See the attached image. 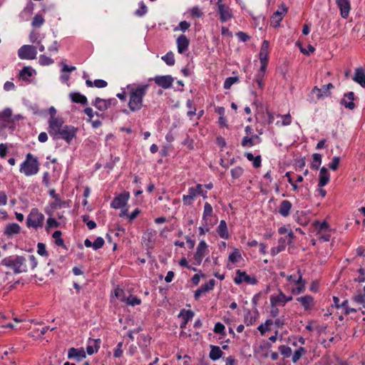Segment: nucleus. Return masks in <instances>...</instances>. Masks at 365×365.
<instances>
[{
	"mask_svg": "<svg viewBox=\"0 0 365 365\" xmlns=\"http://www.w3.org/2000/svg\"><path fill=\"white\" fill-rule=\"evenodd\" d=\"M149 88L148 84L132 83L127 85L129 101L128 107L132 112L139 111L143 107V98Z\"/></svg>",
	"mask_w": 365,
	"mask_h": 365,
	"instance_id": "f257e3e1",
	"label": "nucleus"
},
{
	"mask_svg": "<svg viewBox=\"0 0 365 365\" xmlns=\"http://www.w3.org/2000/svg\"><path fill=\"white\" fill-rule=\"evenodd\" d=\"M48 132L54 140L63 139L70 144L76 137L78 128L71 125H64V121L62 120L53 123L52 128L48 129Z\"/></svg>",
	"mask_w": 365,
	"mask_h": 365,
	"instance_id": "f03ea898",
	"label": "nucleus"
},
{
	"mask_svg": "<svg viewBox=\"0 0 365 365\" xmlns=\"http://www.w3.org/2000/svg\"><path fill=\"white\" fill-rule=\"evenodd\" d=\"M26 259L24 256L14 255L4 258L1 264L13 270L14 274L26 272L29 267L26 264Z\"/></svg>",
	"mask_w": 365,
	"mask_h": 365,
	"instance_id": "7ed1b4c3",
	"label": "nucleus"
},
{
	"mask_svg": "<svg viewBox=\"0 0 365 365\" xmlns=\"http://www.w3.org/2000/svg\"><path fill=\"white\" fill-rule=\"evenodd\" d=\"M40 163L38 158L31 153L26 155L25 160L21 164L19 171L26 176H31L38 173Z\"/></svg>",
	"mask_w": 365,
	"mask_h": 365,
	"instance_id": "20e7f679",
	"label": "nucleus"
},
{
	"mask_svg": "<svg viewBox=\"0 0 365 365\" xmlns=\"http://www.w3.org/2000/svg\"><path fill=\"white\" fill-rule=\"evenodd\" d=\"M44 219V215L37 208H32L27 216L26 225L34 229L42 227Z\"/></svg>",
	"mask_w": 365,
	"mask_h": 365,
	"instance_id": "39448f33",
	"label": "nucleus"
},
{
	"mask_svg": "<svg viewBox=\"0 0 365 365\" xmlns=\"http://www.w3.org/2000/svg\"><path fill=\"white\" fill-rule=\"evenodd\" d=\"M287 7L284 3H282L278 9L272 14L270 18V26L277 28L280 25V22L282 21L284 15L287 12Z\"/></svg>",
	"mask_w": 365,
	"mask_h": 365,
	"instance_id": "423d86ee",
	"label": "nucleus"
},
{
	"mask_svg": "<svg viewBox=\"0 0 365 365\" xmlns=\"http://www.w3.org/2000/svg\"><path fill=\"white\" fill-rule=\"evenodd\" d=\"M217 12L220 16V20L224 23L230 20L232 17V13L230 7L222 4V0H217Z\"/></svg>",
	"mask_w": 365,
	"mask_h": 365,
	"instance_id": "0eeeda50",
	"label": "nucleus"
},
{
	"mask_svg": "<svg viewBox=\"0 0 365 365\" xmlns=\"http://www.w3.org/2000/svg\"><path fill=\"white\" fill-rule=\"evenodd\" d=\"M36 48L32 45H24L18 50V56L21 59L33 60L36 58Z\"/></svg>",
	"mask_w": 365,
	"mask_h": 365,
	"instance_id": "6e6552de",
	"label": "nucleus"
},
{
	"mask_svg": "<svg viewBox=\"0 0 365 365\" xmlns=\"http://www.w3.org/2000/svg\"><path fill=\"white\" fill-rule=\"evenodd\" d=\"M129 198V192L124 191L113 198L110 202V207L114 209L122 208L127 205Z\"/></svg>",
	"mask_w": 365,
	"mask_h": 365,
	"instance_id": "1a4fd4ad",
	"label": "nucleus"
},
{
	"mask_svg": "<svg viewBox=\"0 0 365 365\" xmlns=\"http://www.w3.org/2000/svg\"><path fill=\"white\" fill-rule=\"evenodd\" d=\"M234 282L236 284H241L242 282L255 284L257 280L255 277H252L248 275L245 272L237 269L236 271V276L234 278Z\"/></svg>",
	"mask_w": 365,
	"mask_h": 365,
	"instance_id": "9d476101",
	"label": "nucleus"
},
{
	"mask_svg": "<svg viewBox=\"0 0 365 365\" xmlns=\"http://www.w3.org/2000/svg\"><path fill=\"white\" fill-rule=\"evenodd\" d=\"M334 88V85L331 83H329L326 85H323L322 88H318L317 86H314L311 93L312 94H315L317 96V99L319 100L324 97H329L331 96L330 89Z\"/></svg>",
	"mask_w": 365,
	"mask_h": 365,
	"instance_id": "9b49d317",
	"label": "nucleus"
},
{
	"mask_svg": "<svg viewBox=\"0 0 365 365\" xmlns=\"http://www.w3.org/2000/svg\"><path fill=\"white\" fill-rule=\"evenodd\" d=\"M154 82L159 86L164 89L171 88L174 81L173 78L170 75L166 76H156L153 78Z\"/></svg>",
	"mask_w": 365,
	"mask_h": 365,
	"instance_id": "f8f14e48",
	"label": "nucleus"
},
{
	"mask_svg": "<svg viewBox=\"0 0 365 365\" xmlns=\"http://www.w3.org/2000/svg\"><path fill=\"white\" fill-rule=\"evenodd\" d=\"M296 300L300 303L305 311H310L315 305L314 297L309 294L297 297Z\"/></svg>",
	"mask_w": 365,
	"mask_h": 365,
	"instance_id": "ddd939ff",
	"label": "nucleus"
},
{
	"mask_svg": "<svg viewBox=\"0 0 365 365\" xmlns=\"http://www.w3.org/2000/svg\"><path fill=\"white\" fill-rule=\"evenodd\" d=\"M213 215V209L212 205L206 202L204 205V210L202 214V225L204 227H207L208 225H212L210 222L211 220L210 217Z\"/></svg>",
	"mask_w": 365,
	"mask_h": 365,
	"instance_id": "4468645a",
	"label": "nucleus"
},
{
	"mask_svg": "<svg viewBox=\"0 0 365 365\" xmlns=\"http://www.w3.org/2000/svg\"><path fill=\"white\" fill-rule=\"evenodd\" d=\"M207 248V245L205 242V241L202 240L199 242L197 247L196 252L194 255V259L196 262L197 265H200L201 264Z\"/></svg>",
	"mask_w": 365,
	"mask_h": 365,
	"instance_id": "2eb2a0df",
	"label": "nucleus"
},
{
	"mask_svg": "<svg viewBox=\"0 0 365 365\" xmlns=\"http://www.w3.org/2000/svg\"><path fill=\"white\" fill-rule=\"evenodd\" d=\"M336 4L340 10L341 16L343 19H347L351 9L349 0H336Z\"/></svg>",
	"mask_w": 365,
	"mask_h": 365,
	"instance_id": "dca6fc26",
	"label": "nucleus"
},
{
	"mask_svg": "<svg viewBox=\"0 0 365 365\" xmlns=\"http://www.w3.org/2000/svg\"><path fill=\"white\" fill-rule=\"evenodd\" d=\"M86 357V352L83 348L76 349L70 348L68 351V358L70 359H76L77 361H81Z\"/></svg>",
	"mask_w": 365,
	"mask_h": 365,
	"instance_id": "f3484780",
	"label": "nucleus"
},
{
	"mask_svg": "<svg viewBox=\"0 0 365 365\" xmlns=\"http://www.w3.org/2000/svg\"><path fill=\"white\" fill-rule=\"evenodd\" d=\"M355 96L354 92L349 91L344 95V98L341 100L340 103L343 105L345 108L353 110L355 108L356 105L353 102L354 100Z\"/></svg>",
	"mask_w": 365,
	"mask_h": 365,
	"instance_id": "a211bd4d",
	"label": "nucleus"
},
{
	"mask_svg": "<svg viewBox=\"0 0 365 365\" xmlns=\"http://www.w3.org/2000/svg\"><path fill=\"white\" fill-rule=\"evenodd\" d=\"M292 300V296L287 297L282 292H280L277 296H271L270 297V302L272 305L281 304L284 306L286 303Z\"/></svg>",
	"mask_w": 365,
	"mask_h": 365,
	"instance_id": "6ab92c4d",
	"label": "nucleus"
},
{
	"mask_svg": "<svg viewBox=\"0 0 365 365\" xmlns=\"http://www.w3.org/2000/svg\"><path fill=\"white\" fill-rule=\"evenodd\" d=\"M194 317V312L190 309H182L180 312L178 314L179 318H182V321L180 323V328L185 329L186 327L187 324Z\"/></svg>",
	"mask_w": 365,
	"mask_h": 365,
	"instance_id": "aec40b11",
	"label": "nucleus"
},
{
	"mask_svg": "<svg viewBox=\"0 0 365 365\" xmlns=\"http://www.w3.org/2000/svg\"><path fill=\"white\" fill-rule=\"evenodd\" d=\"M176 43L178 53H183L185 51L187 50L190 41L185 35L181 34L177 38Z\"/></svg>",
	"mask_w": 365,
	"mask_h": 365,
	"instance_id": "412c9836",
	"label": "nucleus"
},
{
	"mask_svg": "<svg viewBox=\"0 0 365 365\" xmlns=\"http://www.w3.org/2000/svg\"><path fill=\"white\" fill-rule=\"evenodd\" d=\"M21 232V227L17 223L8 224L4 231V235L7 237H11L14 235H17Z\"/></svg>",
	"mask_w": 365,
	"mask_h": 365,
	"instance_id": "4be33fe9",
	"label": "nucleus"
},
{
	"mask_svg": "<svg viewBox=\"0 0 365 365\" xmlns=\"http://www.w3.org/2000/svg\"><path fill=\"white\" fill-rule=\"evenodd\" d=\"M329 180L330 175L328 170L325 167H322L320 169L318 186L319 187H323L329 183Z\"/></svg>",
	"mask_w": 365,
	"mask_h": 365,
	"instance_id": "5701e85b",
	"label": "nucleus"
},
{
	"mask_svg": "<svg viewBox=\"0 0 365 365\" xmlns=\"http://www.w3.org/2000/svg\"><path fill=\"white\" fill-rule=\"evenodd\" d=\"M292 203L287 200H284L280 202L279 207V213L283 217H287L290 214V210L292 209Z\"/></svg>",
	"mask_w": 365,
	"mask_h": 365,
	"instance_id": "b1692460",
	"label": "nucleus"
},
{
	"mask_svg": "<svg viewBox=\"0 0 365 365\" xmlns=\"http://www.w3.org/2000/svg\"><path fill=\"white\" fill-rule=\"evenodd\" d=\"M217 232L218 235L225 240H227L230 237V234L228 232L227 225L225 220H221L218 227H217Z\"/></svg>",
	"mask_w": 365,
	"mask_h": 365,
	"instance_id": "393cba45",
	"label": "nucleus"
},
{
	"mask_svg": "<svg viewBox=\"0 0 365 365\" xmlns=\"http://www.w3.org/2000/svg\"><path fill=\"white\" fill-rule=\"evenodd\" d=\"M353 80L361 87H365V72L362 68H357L355 70Z\"/></svg>",
	"mask_w": 365,
	"mask_h": 365,
	"instance_id": "a878e982",
	"label": "nucleus"
},
{
	"mask_svg": "<svg viewBox=\"0 0 365 365\" xmlns=\"http://www.w3.org/2000/svg\"><path fill=\"white\" fill-rule=\"evenodd\" d=\"M210 351L209 357L212 361H217L220 359L223 355V351L221 350L220 346L215 345H210Z\"/></svg>",
	"mask_w": 365,
	"mask_h": 365,
	"instance_id": "bb28decb",
	"label": "nucleus"
},
{
	"mask_svg": "<svg viewBox=\"0 0 365 365\" xmlns=\"http://www.w3.org/2000/svg\"><path fill=\"white\" fill-rule=\"evenodd\" d=\"M36 73L31 66H24L19 72V78L24 81H29V78Z\"/></svg>",
	"mask_w": 365,
	"mask_h": 365,
	"instance_id": "cd10ccee",
	"label": "nucleus"
},
{
	"mask_svg": "<svg viewBox=\"0 0 365 365\" xmlns=\"http://www.w3.org/2000/svg\"><path fill=\"white\" fill-rule=\"evenodd\" d=\"M269 41L267 40H264L262 46L260 48V51L259 53V60L268 61L269 56Z\"/></svg>",
	"mask_w": 365,
	"mask_h": 365,
	"instance_id": "c85d7f7f",
	"label": "nucleus"
},
{
	"mask_svg": "<svg viewBox=\"0 0 365 365\" xmlns=\"http://www.w3.org/2000/svg\"><path fill=\"white\" fill-rule=\"evenodd\" d=\"M70 98L73 102L76 103H81L82 105H87L88 103L87 98L80 93H71Z\"/></svg>",
	"mask_w": 365,
	"mask_h": 365,
	"instance_id": "c756f323",
	"label": "nucleus"
},
{
	"mask_svg": "<svg viewBox=\"0 0 365 365\" xmlns=\"http://www.w3.org/2000/svg\"><path fill=\"white\" fill-rule=\"evenodd\" d=\"M99 339L90 340L89 344L86 346V352L88 355H92L93 353L97 352L100 346Z\"/></svg>",
	"mask_w": 365,
	"mask_h": 365,
	"instance_id": "7c9ffc66",
	"label": "nucleus"
},
{
	"mask_svg": "<svg viewBox=\"0 0 365 365\" xmlns=\"http://www.w3.org/2000/svg\"><path fill=\"white\" fill-rule=\"evenodd\" d=\"M48 113L50 115V118L48 119V129H50V128H52V125H53V123H55L56 121L61 122L62 120H63L62 118L56 117V110L53 106H51L48 109Z\"/></svg>",
	"mask_w": 365,
	"mask_h": 365,
	"instance_id": "2f4dec72",
	"label": "nucleus"
},
{
	"mask_svg": "<svg viewBox=\"0 0 365 365\" xmlns=\"http://www.w3.org/2000/svg\"><path fill=\"white\" fill-rule=\"evenodd\" d=\"M271 347V344L268 342L264 343L263 344H260L257 349L255 351L256 353L260 354V356L263 358L268 357V351Z\"/></svg>",
	"mask_w": 365,
	"mask_h": 365,
	"instance_id": "473e14b6",
	"label": "nucleus"
},
{
	"mask_svg": "<svg viewBox=\"0 0 365 365\" xmlns=\"http://www.w3.org/2000/svg\"><path fill=\"white\" fill-rule=\"evenodd\" d=\"M53 207L62 208V207H70V200L66 201L61 199L60 196L57 197V198L54 199V201L51 202Z\"/></svg>",
	"mask_w": 365,
	"mask_h": 365,
	"instance_id": "72a5a7b5",
	"label": "nucleus"
},
{
	"mask_svg": "<svg viewBox=\"0 0 365 365\" xmlns=\"http://www.w3.org/2000/svg\"><path fill=\"white\" fill-rule=\"evenodd\" d=\"M92 105L100 111H105L108 109V107L106 104V99H103L99 97H96L94 99V101L92 102Z\"/></svg>",
	"mask_w": 365,
	"mask_h": 365,
	"instance_id": "f704fd0d",
	"label": "nucleus"
},
{
	"mask_svg": "<svg viewBox=\"0 0 365 365\" xmlns=\"http://www.w3.org/2000/svg\"><path fill=\"white\" fill-rule=\"evenodd\" d=\"M285 242H286L285 239H284L283 237L279 238L278 240L279 245H277V247H272L271 249V255L272 256H275L278 253L284 250L285 247H286Z\"/></svg>",
	"mask_w": 365,
	"mask_h": 365,
	"instance_id": "c9c22d12",
	"label": "nucleus"
},
{
	"mask_svg": "<svg viewBox=\"0 0 365 365\" xmlns=\"http://www.w3.org/2000/svg\"><path fill=\"white\" fill-rule=\"evenodd\" d=\"M322 164V155L314 153L312 155V161L311 163V168L317 170Z\"/></svg>",
	"mask_w": 365,
	"mask_h": 365,
	"instance_id": "e433bc0d",
	"label": "nucleus"
},
{
	"mask_svg": "<svg viewBox=\"0 0 365 365\" xmlns=\"http://www.w3.org/2000/svg\"><path fill=\"white\" fill-rule=\"evenodd\" d=\"M189 190H192L195 194V197L197 195H201L204 199L207 197V191L203 190L202 185L197 184L196 187H189Z\"/></svg>",
	"mask_w": 365,
	"mask_h": 365,
	"instance_id": "4c0bfd02",
	"label": "nucleus"
},
{
	"mask_svg": "<svg viewBox=\"0 0 365 365\" xmlns=\"http://www.w3.org/2000/svg\"><path fill=\"white\" fill-rule=\"evenodd\" d=\"M242 258L241 253L239 249L235 248L233 251L229 255L228 259L232 263H236Z\"/></svg>",
	"mask_w": 365,
	"mask_h": 365,
	"instance_id": "58836bf2",
	"label": "nucleus"
},
{
	"mask_svg": "<svg viewBox=\"0 0 365 365\" xmlns=\"http://www.w3.org/2000/svg\"><path fill=\"white\" fill-rule=\"evenodd\" d=\"M195 200V194L192 190L188 189V195H183L182 202L185 205H190Z\"/></svg>",
	"mask_w": 365,
	"mask_h": 365,
	"instance_id": "ea45409f",
	"label": "nucleus"
},
{
	"mask_svg": "<svg viewBox=\"0 0 365 365\" xmlns=\"http://www.w3.org/2000/svg\"><path fill=\"white\" fill-rule=\"evenodd\" d=\"M306 352H307V350L302 346H301L298 349H297L292 355V359L293 363H297L300 359V358L304 354H306Z\"/></svg>",
	"mask_w": 365,
	"mask_h": 365,
	"instance_id": "a19ab883",
	"label": "nucleus"
},
{
	"mask_svg": "<svg viewBox=\"0 0 365 365\" xmlns=\"http://www.w3.org/2000/svg\"><path fill=\"white\" fill-rule=\"evenodd\" d=\"M314 225L315 228L318 230V232L323 231L327 232L330 230V227L326 221H323L322 222L317 221L315 222Z\"/></svg>",
	"mask_w": 365,
	"mask_h": 365,
	"instance_id": "79ce46f5",
	"label": "nucleus"
},
{
	"mask_svg": "<svg viewBox=\"0 0 365 365\" xmlns=\"http://www.w3.org/2000/svg\"><path fill=\"white\" fill-rule=\"evenodd\" d=\"M59 226L60 222H58L55 218L48 217L46 222V230L48 232L49 230L52 228L58 227Z\"/></svg>",
	"mask_w": 365,
	"mask_h": 365,
	"instance_id": "37998d69",
	"label": "nucleus"
},
{
	"mask_svg": "<svg viewBox=\"0 0 365 365\" xmlns=\"http://www.w3.org/2000/svg\"><path fill=\"white\" fill-rule=\"evenodd\" d=\"M165 63L168 66H173L175 64V57L172 51L168 52L165 56L162 57Z\"/></svg>",
	"mask_w": 365,
	"mask_h": 365,
	"instance_id": "c03bdc74",
	"label": "nucleus"
},
{
	"mask_svg": "<svg viewBox=\"0 0 365 365\" xmlns=\"http://www.w3.org/2000/svg\"><path fill=\"white\" fill-rule=\"evenodd\" d=\"M238 81L239 78L237 76L228 77L225 79L223 87L226 90L230 89L234 83Z\"/></svg>",
	"mask_w": 365,
	"mask_h": 365,
	"instance_id": "a18cd8bd",
	"label": "nucleus"
},
{
	"mask_svg": "<svg viewBox=\"0 0 365 365\" xmlns=\"http://www.w3.org/2000/svg\"><path fill=\"white\" fill-rule=\"evenodd\" d=\"M44 21H45L42 15L36 14L34 17L31 24L34 27L38 28L43 24Z\"/></svg>",
	"mask_w": 365,
	"mask_h": 365,
	"instance_id": "49530a36",
	"label": "nucleus"
},
{
	"mask_svg": "<svg viewBox=\"0 0 365 365\" xmlns=\"http://www.w3.org/2000/svg\"><path fill=\"white\" fill-rule=\"evenodd\" d=\"M244 170L240 166H236L232 168L230 171L232 178L233 179H237L241 177L243 174Z\"/></svg>",
	"mask_w": 365,
	"mask_h": 365,
	"instance_id": "de8ad7c7",
	"label": "nucleus"
},
{
	"mask_svg": "<svg viewBox=\"0 0 365 365\" xmlns=\"http://www.w3.org/2000/svg\"><path fill=\"white\" fill-rule=\"evenodd\" d=\"M148 12V8L143 1L139 3V8L135 11L137 16H143Z\"/></svg>",
	"mask_w": 365,
	"mask_h": 365,
	"instance_id": "09e8293b",
	"label": "nucleus"
},
{
	"mask_svg": "<svg viewBox=\"0 0 365 365\" xmlns=\"http://www.w3.org/2000/svg\"><path fill=\"white\" fill-rule=\"evenodd\" d=\"M213 331L215 334H221L223 336H225L226 335L225 327L224 326V324H222L220 322H217L215 324V327H214Z\"/></svg>",
	"mask_w": 365,
	"mask_h": 365,
	"instance_id": "8fccbe9b",
	"label": "nucleus"
},
{
	"mask_svg": "<svg viewBox=\"0 0 365 365\" xmlns=\"http://www.w3.org/2000/svg\"><path fill=\"white\" fill-rule=\"evenodd\" d=\"M241 145L242 147H252L255 145H256V142L254 141V138L249 137V136H245L242 138Z\"/></svg>",
	"mask_w": 365,
	"mask_h": 365,
	"instance_id": "3c124183",
	"label": "nucleus"
},
{
	"mask_svg": "<svg viewBox=\"0 0 365 365\" xmlns=\"http://www.w3.org/2000/svg\"><path fill=\"white\" fill-rule=\"evenodd\" d=\"M279 352L282 355H283L284 357H289L292 354V349L289 346L287 345H281L278 348Z\"/></svg>",
	"mask_w": 365,
	"mask_h": 365,
	"instance_id": "603ef678",
	"label": "nucleus"
},
{
	"mask_svg": "<svg viewBox=\"0 0 365 365\" xmlns=\"http://www.w3.org/2000/svg\"><path fill=\"white\" fill-rule=\"evenodd\" d=\"M305 284L306 282L304 280H302L299 284H297V287L296 288H293L292 290V294H299L303 293L305 290Z\"/></svg>",
	"mask_w": 365,
	"mask_h": 365,
	"instance_id": "864d4df0",
	"label": "nucleus"
},
{
	"mask_svg": "<svg viewBox=\"0 0 365 365\" xmlns=\"http://www.w3.org/2000/svg\"><path fill=\"white\" fill-rule=\"evenodd\" d=\"M192 105H193L192 101L188 99L186 102V106L189 109L187 115L188 117H190V118H192L195 115V112H196V108H194Z\"/></svg>",
	"mask_w": 365,
	"mask_h": 365,
	"instance_id": "5fc2aeb1",
	"label": "nucleus"
},
{
	"mask_svg": "<svg viewBox=\"0 0 365 365\" xmlns=\"http://www.w3.org/2000/svg\"><path fill=\"white\" fill-rule=\"evenodd\" d=\"M340 306L344 309V314L346 315H348L350 313H356L357 312L356 309L349 307L347 299H345L342 303H341Z\"/></svg>",
	"mask_w": 365,
	"mask_h": 365,
	"instance_id": "6e6d98bb",
	"label": "nucleus"
},
{
	"mask_svg": "<svg viewBox=\"0 0 365 365\" xmlns=\"http://www.w3.org/2000/svg\"><path fill=\"white\" fill-rule=\"evenodd\" d=\"M297 273L299 274V277L297 278L294 275H289L287 276V280L290 282H293L295 284L301 283V282L303 280L302 279V274L301 273V270L299 269L297 271Z\"/></svg>",
	"mask_w": 365,
	"mask_h": 365,
	"instance_id": "4d7b16f0",
	"label": "nucleus"
},
{
	"mask_svg": "<svg viewBox=\"0 0 365 365\" xmlns=\"http://www.w3.org/2000/svg\"><path fill=\"white\" fill-rule=\"evenodd\" d=\"M125 301L128 304L131 305V306L139 305L141 303L140 299H139L138 297H137L135 296H132V295H130L126 299Z\"/></svg>",
	"mask_w": 365,
	"mask_h": 365,
	"instance_id": "13d9d810",
	"label": "nucleus"
},
{
	"mask_svg": "<svg viewBox=\"0 0 365 365\" xmlns=\"http://www.w3.org/2000/svg\"><path fill=\"white\" fill-rule=\"evenodd\" d=\"M215 285V279H210L207 283L200 286V287L203 289L204 292H207L210 290H212Z\"/></svg>",
	"mask_w": 365,
	"mask_h": 365,
	"instance_id": "bf43d9fd",
	"label": "nucleus"
},
{
	"mask_svg": "<svg viewBox=\"0 0 365 365\" xmlns=\"http://www.w3.org/2000/svg\"><path fill=\"white\" fill-rule=\"evenodd\" d=\"M256 321V317L251 314V312L248 311L247 314L245 316L244 322L247 326H250Z\"/></svg>",
	"mask_w": 365,
	"mask_h": 365,
	"instance_id": "052dcab7",
	"label": "nucleus"
},
{
	"mask_svg": "<svg viewBox=\"0 0 365 365\" xmlns=\"http://www.w3.org/2000/svg\"><path fill=\"white\" fill-rule=\"evenodd\" d=\"M53 63V61L46 55H41L39 56V63L42 66H48Z\"/></svg>",
	"mask_w": 365,
	"mask_h": 365,
	"instance_id": "680f3d73",
	"label": "nucleus"
},
{
	"mask_svg": "<svg viewBox=\"0 0 365 365\" xmlns=\"http://www.w3.org/2000/svg\"><path fill=\"white\" fill-rule=\"evenodd\" d=\"M37 252L41 256H48V253L46 250L45 244L42 242H38L37 245Z\"/></svg>",
	"mask_w": 365,
	"mask_h": 365,
	"instance_id": "e2e57ef3",
	"label": "nucleus"
},
{
	"mask_svg": "<svg viewBox=\"0 0 365 365\" xmlns=\"http://www.w3.org/2000/svg\"><path fill=\"white\" fill-rule=\"evenodd\" d=\"M105 241L103 237H98L95 241L93 242V248L95 250H97L101 248L104 245Z\"/></svg>",
	"mask_w": 365,
	"mask_h": 365,
	"instance_id": "0e129e2a",
	"label": "nucleus"
},
{
	"mask_svg": "<svg viewBox=\"0 0 365 365\" xmlns=\"http://www.w3.org/2000/svg\"><path fill=\"white\" fill-rule=\"evenodd\" d=\"M123 343L122 341L119 342L116 347L115 348L113 351V356L115 358H119L123 355Z\"/></svg>",
	"mask_w": 365,
	"mask_h": 365,
	"instance_id": "69168bd1",
	"label": "nucleus"
},
{
	"mask_svg": "<svg viewBox=\"0 0 365 365\" xmlns=\"http://www.w3.org/2000/svg\"><path fill=\"white\" fill-rule=\"evenodd\" d=\"M340 162V158L335 156L332 158L331 162L329 164V168L332 170H336Z\"/></svg>",
	"mask_w": 365,
	"mask_h": 365,
	"instance_id": "338daca9",
	"label": "nucleus"
},
{
	"mask_svg": "<svg viewBox=\"0 0 365 365\" xmlns=\"http://www.w3.org/2000/svg\"><path fill=\"white\" fill-rule=\"evenodd\" d=\"M12 115V111L10 108H6L0 113V119L6 120L9 118Z\"/></svg>",
	"mask_w": 365,
	"mask_h": 365,
	"instance_id": "774afa93",
	"label": "nucleus"
}]
</instances>
